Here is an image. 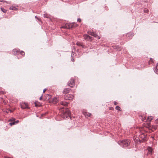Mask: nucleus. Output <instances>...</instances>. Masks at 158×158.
<instances>
[{
  "mask_svg": "<svg viewBox=\"0 0 158 158\" xmlns=\"http://www.w3.org/2000/svg\"><path fill=\"white\" fill-rule=\"evenodd\" d=\"M20 54H21V55H23V56L24 55H25V53L23 51H21L20 52Z\"/></svg>",
  "mask_w": 158,
  "mask_h": 158,
  "instance_id": "26",
  "label": "nucleus"
},
{
  "mask_svg": "<svg viewBox=\"0 0 158 158\" xmlns=\"http://www.w3.org/2000/svg\"><path fill=\"white\" fill-rule=\"evenodd\" d=\"M146 119V118L145 117H144V118H142V121H144V120H145Z\"/></svg>",
  "mask_w": 158,
  "mask_h": 158,
  "instance_id": "32",
  "label": "nucleus"
},
{
  "mask_svg": "<svg viewBox=\"0 0 158 158\" xmlns=\"http://www.w3.org/2000/svg\"><path fill=\"white\" fill-rule=\"evenodd\" d=\"M77 21L79 22H80L81 21V20L80 18H78L77 19Z\"/></svg>",
  "mask_w": 158,
  "mask_h": 158,
  "instance_id": "30",
  "label": "nucleus"
},
{
  "mask_svg": "<svg viewBox=\"0 0 158 158\" xmlns=\"http://www.w3.org/2000/svg\"><path fill=\"white\" fill-rule=\"evenodd\" d=\"M35 18H37L38 19H39H39H38V18H37V16H35Z\"/></svg>",
  "mask_w": 158,
  "mask_h": 158,
  "instance_id": "39",
  "label": "nucleus"
},
{
  "mask_svg": "<svg viewBox=\"0 0 158 158\" xmlns=\"http://www.w3.org/2000/svg\"><path fill=\"white\" fill-rule=\"evenodd\" d=\"M42 96L41 97H40L39 99L40 100H41L42 99Z\"/></svg>",
  "mask_w": 158,
  "mask_h": 158,
  "instance_id": "36",
  "label": "nucleus"
},
{
  "mask_svg": "<svg viewBox=\"0 0 158 158\" xmlns=\"http://www.w3.org/2000/svg\"><path fill=\"white\" fill-rule=\"evenodd\" d=\"M139 137L143 141H146L147 140V135L145 134L142 133L141 134L139 135Z\"/></svg>",
  "mask_w": 158,
  "mask_h": 158,
  "instance_id": "6",
  "label": "nucleus"
},
{
  "mask_svg": "<svg viewBox=\"0 0 158 158\" xmlns=\"http://www.w3.org/2000/svg\"><path fill=\"white\" fill-rule=\"evenodd\" d=\"M19 120H17L16 121H15L14 120V122H15V124H17L19 122Z\"/></svg>",
  "mask_w": 158,
  "mask_h": 158,
  "instance_id": "29",
  "label": "nucleus"
},
{
  "mask_svg": "<svg viewBox=\"0 0 158 158\" xmlns=\"http://www.w3.org/2000/svg\"><path fill=\"white\" fill-rule=\"evenodd\" d=\"M63 108H64V107H62L61 108V109H63Z\"/></svg>",
  "mask_w": 158,
  "mask_h": 158,
  "instance_id": "43",
  "label": "nucleus"
},
{
  "mask_svg": "<svg viewBox=\"0 0 158 158\" xmlns=\"http://www.w3.org/2000/svg\"><path fill=\"white\" fill-rule=\"evenodd\" d=\"M154 72L155 73H156V74H158V64L157 63V66H156V68L155 69Z\"/></svg>",
  "mask_w": 158,
  "mask_h": 158,
  "instance_id": "15",
  "label": "nucleus"
},
{
  "mask_svg": "<svg viewBox=\"0 0 158 158\" xmlns=\"http://www.w3.org/2000/svg\"><path fill=\"white\" fill-rule=\"evenodd\" d=\"M156 123L157 126H158V118L156 120Z\"/></svg>",
  "mask_w": 158,
  "mask_h": 158,
  "instance_id": "28",
  "label": "nucleus"
},
{
  "mask_svg": "<svg viewBox=\"0 0 158 158\" xmlns=\"http://www.w3.org/2000/svg\"><path fill=\"white\" fill-rule=\"evenodd\" d=\"M9 124L10 126H12L13 125L15 124V122H14V121L10 123H9Z\"/></svg>",
  "mask_w": 158,
  "mask_h": 158,
  "instance_id": "22",
  "label": "nucleus"
},
{
  "mask_svg": "<svg viewBox=\"0 0 158 158\" xmlns=\"http://www.w3.org/2000/svg\"><path fill=\"white\" fill-rule=\"evenodd\" d=\"M69 103V102H66L65 101H62L60 102V104L64 106H66Z\"/></svg>",
  "mask_w": 158,
  "mask_h": 158,
  "instance_id": "11",
  "label": "nucleus"
},
{
  "mask_svg": "<svg viewBox=\"0 0 158 158\" xmlns=\"http://www.w3.org/2000/svg\"><path fill=\"white\" fill-rule=\"evenodd\" d=\"M43 16L44 18H50V15L48 14H45L43 15Z\"/></svg>",
  "mask_w": 158,
  "mask_h": 158,
  "instance_id": "16",
  "label": "nucleus"
},
{
  "mask_svg": "<svg viewBox=\"0 0 158 158\" xmlns=\"http://www.w3.org/2000/svg\"><path fill=\"white\" fill-rule=\"evenodd\" d=\"M72 60L73 61H74L73 58H72Z\"/></svg>",
  "mask_w": 158,
  "mask_h": 158,
  "instance_id": "40",
  "label": "nucleus"
},
{
  "mask_svg": "<svg viewBox=\"0 0 158 158\" xmlns=\"http://www.w3.org/2000/svg\"><path fill=\"white\" fill-rule=\"evenodd\" d=\"M12 52L13 53H18V51L17 49H14L13 50Z\"/></svg>",
  "mask_w": 158,
  "mask_h": 158,
  "instance_id": "19",
  "label": "nucleus"
},
{
  "mask_svg": "<svg viewBox=\"0 0 158 158\" xmlns=\"http://www.w3.org/2000/svg\"><path fill=\"white\" fill-rule=\"evenodd\" d=\"M130 34V33H129L127 34V35L129 36V35Z\"/></svg>",
  "mask_w": 158,
  "mask_h": 158,
  "instance_id": "42",
  "label": "nucleus"
},
{
  "mask_svg": "<svg viewBox=\"0 0 158 158\" xmlns=\"http://www.w3.org/2000/svg\"><path fill=\"white\" fill-rule=\"evenodd\" d=\"M85 115V116H87L88 117H89L91 116V114L89 113H86Z\"/></svg>",
  "mask_w": 158,
  "mask_h": 158,
  "instance_id": "21",
  "label": "nucleus"
},
{
  "mask_svg": "<svg viewBox=\"0 0 158 158\" xmlns=\"http://www.w3.org/2000/svg\"><path fill=\"white\" fill-rule=\"evenodd\" d=\"M83 37L84 39L87 40H91L92 38V37L90 36L87 34L84 35L83 36Z\"/></svg>",
  "mask_w": 158,
  "mask_h": 158,
  "instance_id": "9",
  "label": "nucleus"
},
{
  "mask_svg": "<svg viewBox=\"0 0 158 158\" xmlns=\"http://www.w3.org/2000/svg\"><path fill=\"white\" fill-rule=\"evenodd\" d=\"M0 1L1 2H3V1H2V0H0Z\"/></svg>",
  "mask_w": 158,
  "mask_h": 158,
  "instance_id": "41",
  "label": "nucleus"
},
{
  "mask_svg": "<svg viewBox=\"0 0 158 158\" xmlns=\"http://www.w3.org/2000/svg\"><path fill=\"white\" fill-rule=\"evenodd\" d=\"M139 141H140V142H141V140H140V139H139Z\"/></svg>",
  "mask_w": 158,
  "mask_h": 158,
  "instance_id": "44",
  "label": "nucleus"
},
{
  "mask_svg": "<svg viewBox=\"0 0 158 158\" xmlns=\"http://www.w3.org/2000/svg\"><path fill=\"white\" fill-rule=\"evenodd\" d=\"M153 117L152 116H148V117L147 120V121L150 122L153 119Z\"/></svg>",
  "mask_w": 158,
  "mask_h": 158,
  "instance_id": "17",
  "label": "nucleus"
},
{
  "mask_svg": "<svg viewBox=\"0 0 158 158\" xmlns=\"http://www.w3.org/2000/svg\"><path fill=\"white\" fill-rule=\"evenodd\" d=\"M10 9L12 10H18V9L15 6H11V7H10Z\"/></svg>",
  "mask_w": 158,
  "mask_h": 158,
  "instance_id": "14",
  "label": "nucleus"
},
{
  "mask_svg": "<svg viewBox=\"0 0 158 158\" xmlns=\"http://www.w3.org/2000/svg\"><path fill=\"white\" fill-rule=\"evenodd\" d=\"M144 12H145V13H147L148 12V10H144Z\"/></svg>",
  "mask_w": 158,
  "mask_h": 158,
  "instance_id": "35",
  "label": "nucleus"
},
{
  "mask_svg": "<svg viewBox=\"0 0 158 158\" xmlns=\"http://www.w3.org/2000/svg\"><path fill=\"white\" fill-rule=\"evenodd\" d=\"M48 95L49 96V98H48V99H49V98H50V97H50V96H49V94H48Z\"/></svg>",
  "mask_w": 158,
  "mask_h": 158,
  "instance_id": "37",
  "label": "nucleus"
},
{
  "mask_svg": "<svg viewBox=\"0 0 158 158\" xmlns=\"http://www.w3.org/2000/svg\"><path fill=\"white\" fill-rule=\"evenodd\" d=\"M114 105H116L117 104V103L115 101L114 102Z\"/></svg>",
  "mask_w": 158,
  "mask_h": 158,
  "instance_id": "34",
  "label": "nucleus"
},
{
  "mask_svg": "<svg viewBox=\"0 0 158 158\" xmlns=\"http://www.w3.org/2000/svg\"><path fill=\"white\" fill-rule=\"evenodd\" d=\"M2 11L4 13H6V10L3 9L2 8H1Z\"/></svg>",
  "mask_w": 158,
  "mask_h": 158,
  "instance_id": "23",
  "label": "nucleus"
},
{
  "mask_svg": "<svg viewBox=\"0 0 158 158\" xmlns=\"http://www.w3.org/2000/svg\"><path fill=\"white\" fill-rule=\"evenodd\" d=\"M115 109L119 111H121V109L118 106H116L115 107Z\"/></svg>",
  "mask_w": 158,
  "mask_h": 158,
  "instance_id": "20",
  "label": "nucleus"
},
{
  "mask_svg": "<svg viewBox=\"0 0 158 158\" xmlns=\"http://www.w3.org/2000/svg\"><path fill=\"white\" fill-rule=\"evenodd\" d=\"M71 113L69 111V109L66 108L65 109L64 111L63 112V118L64 119H66L69 117H70Z\"/></svg>",
  "mask_w": 158,
  "mask_h": 158,
  "instance_id": "3",
  "label": "nucleus"
},
{
  "mask_svg": "<svg viewBox=\"0 0 158 158\" xmlns=\"http://www.w3.org/2000/svg\"><path fill=\"white\" fill-rule=\"evenodd\" d=\"M70 89L69 88H66L64 89L63 93L64 94H66L69 93Z\"/></svg>",
  "mask_w": 158,
  "mask_h": 158,
  "instance_id": "10",
  "label": "nucleus"
},
{
  "mask_svg": "<svg viewBox=\"0 0 158 158\" xmlns=\"http://www.w3.org/2000/svg\"><path fill=\"white\" fill-rule=\"evenodd\" d=\"M15 120V119L14 118H12L10 119H9V121H12V122H13Z\"/></svg>",
  "mask_w": 158,
  "mask_h": 158,
  "instance_id": "27",
  "label": "nucleus"
},
{
  "mask_svg": "<svg viewBox=\"0 0 158 158\" xmlns=\"http://www.w3.org/2000/svg\"><path fill=\"white\" fill-rule=\"evenodd\" d=\"M47 89H45L43 90V92L44 93L45 91Z\"/></svg>",
  "mask_w": 158,
  "mask_h": 158,
  "instance_id": "33",
  "label": "nucleus"
},
{
  "mask_svg": "<svg viewBox=\"0 0 158 158\" xmlns=\"http://www.w3.org/2000/svg\"><path fill=\"white\" fill-rule=\"evenodd\" d=\"M148 152L149 154H151L152 152V148L150 147L148 148Z\"/></svg>",
  "mask_w": 158,
  "mask_h": 158,
  "instance_id": "18",
  "label": "nucleus"
},
{
  "mask_svg": "<svg viewBox=\"0 0 158 158\" xmlns=\"http://www.w3.org/2000/svg\"><path fill=\"white\" fill-rule=\"evenodd\" d=\"M58 101V99L57 98H54L52 99V102L54 104H56L57 102Z\"/></svg>",
  "mask_w": 158,
  "mask_h": 158,
  "instance_id": "12",
  "label": "nucleus"
},
{
  "mask_svg": "<svg viewBox=\"0 0 158 158\" xmlns=\"http://www.w3.org/2000/svg\"><path fill=\"white\" fill-rule=\"evenodd\" d=\"M118 143L120 146L124 148L128 146L130 143V141L129 140L125 139L119 141Z\"/></svg>",
  "mask_w": 158,
  "mask_h": 158,
  "instance_id": "1",
  "label": "nucleus"
},
{
  "mask_svg": "<svg viewBox=\"0 0 158 158\" xmlns=\"http://www.w3.org/2000/svg\"><path fill=\"white\" fill-rule=\"evenodd\" d=\"M68 85L71 87H73L75 85L74 78H71L69 81Z\"/></svg>",
  "mask_w": 158,
  "mask_h": 158,
  "instance_id": "4",
  "label": "nucleus"
},
{
  "mask_svg": "<svg viewBox=\"0 0 158 158\" xmlns=\"http://www.w3.org/2000/svg\"><path fill=\"white\" fill-rule=\"evenodd\" d=\"M152 61H153V60H152V58H150V60L149 61V64H150V63H152Z\"/></svg>",
  "mask_w": 158,
  "mask_h": 158,
  "instance_id": "25",
  "label": "nucleus"
},
{
  "mask_svg": "<svg viewBox=\"0 0 158 158\" xmlns=\"http://www.w3.org/2000/svg\"><path fill=\"white\" fill-rule=\"evenodd\" d=\"M73 98V96L72 94H68L64 96V99L65 100H72Z\"/></svg>",
  "mask_w": 158,
  "mask_h": 158,
  "instance_id": "5",
  "label": "nucleus"
},
{
  "mask_svg": "<svg viewBox=\"0 0 158 158\" xmlns=\"http://www.w3.org/2000/svg\"><path fill=\"white\" fill-rule=\"evenodd\" d=\"M89 35H91L93 36L94 37H96V38L99 39L100 37L96 33H95L93 31H90L88 32Z\"/></svg>",
  "mask_w": 158,
  "mask_h": 158,
  "instance_id": "7",
  "label": "nucleus"
},
{
  "mask_svg": "<svg viewBox=\"0 0 158 158\" xmlns=\"http://www.w3.org/2000/svg\"><path fill=\"white\" fill-rule=\"evenodd\" d=\"M77 24L74 23H66L64 26H62L61 28L70 29L77 27Z\"/></svg>",
  "mask_w": 158,
  "mask_h": 158,
  "instance_id": "2",
  "label": "nucleus"
},
{
  "mask_svg": "<svg viewBox=\"0 0 158 158\" xmlns=\"http://www.w3.org/2000/svg\"><path fill=\"white\" fill-rule=\"evenodd\" d=\"M35 106L36 107L37 106H39V105H38L36 102H35Z\"/></svg>",
  "mask_w": 158,
  "mask_h": 158,
  "instance_id": "31",
  "label": "nucleus"
},
{
  "mask_svg": "<svg viewBox=\"0 0 158 158\" xmlns=\"http://www.w3.org/2000/svg\"><path fill=\"white\" fill-rule=\"evenodd\" d=\"M118 51H120V50H121V49L120 48H119V49H118Z\"/></svg>",
  "mask_w": 158,
  "mask_h": 158,
  "instance_id": "38",
  "label": "nucleus"
},
{
  "mask_svg": "<svg viewBox=\"0 0 158 158\" xmlns=\"http://www.w3.org/2000/svg\"><path fill=\"white\" fill-rule=\"evenodd\" d=\"M21 107L23 109L28 108L27 104L25 102L22 103L21 105Z\"/></svg>",
  "mask_w": 158,
  "mask_h": 158,
  "instance_id": "8",
  "label": "nucleus"
},
{
  "mask_svg": "<svg viewBox=\"0 0 158 158\" xmlns=\"http://www.w3.org/2000/svg\"><path fill=\"white\" fill-rule=\"evenodd\" d=\"M76 44L78 46H81L82 48H84L85 47V45H83L82 43H80V42H77L76 43Z\"/></svg>",
  "mask_w": 158,
  "mask_h": 158,
  "instance_id": "13",
  "label": "nucleus"
},
{
  "mask_svg": "<svg viewBox=\"0 0 158 158\" xmlns=\"http://www.w3.org/2000/svg\"><path fill=\"white\" fill-rule=\"evenodd\" d=\"M157 126L156 125V126H153L152 127V128L154 129L155 130H156L157 128Z\"/></svg>",
  "mask_w": 158,
  "mask_h": 158,
  "instance_id": "24",
  "label": "nucleus"
}]
</instances>
